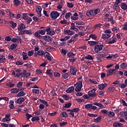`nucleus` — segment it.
<instances>
[{
    "label": "nucleus",
    "mask_w": 127,
    "mask_h": 127,
    "mask_svg": "<svg viewBox=\"0 0 127 127\" xmlns=\"http://www.w3.org/2000/svg\"><path fill=\"white\" fill-rule=\"evenodd\" d=\"M111 36H112V35L110 34H103L102 38L104 40L109 39Z\"/></svg>",
    "instance_id": "f3484780"
},
{
    "label": "nucleus",
    "mask_w": 127,
    "mask_h": 127,
    "mask_svg": "<svg viewBox=\"0 0 127 127\" xmlns=\"http://www.w3.org/2000/svg\"><path fill=\"white\" fill-rule=\"evenodd\" d=\"M39 101L40 103H42V104H43V105H45L46 107H49V104H48V103L47 102V101L44 100H42V99H39Z\"/></svg>",
    "instance_id": "c756f323"
},
{
    "label": "nucleus",
    "mask_w": 127,
    "mask_h": 127,
    "mask_svg": "<svg viewBox=\"0 0 127 127\" xmlns=\"http://www.w3.org/2000/svg\"><path fill=\"white\" fill-rule=\"evenodd\" d=\"M75 86V92H80L82 90V87H83V81H79L78 82L74 84Z\"/></svg>",
    "instance_id": "7ed1b4c3"
},
{
    "label": "nucleus",
    "mask_w": 127,
    "mask_h": 127,
    "mask_svg": "<svg viewBox=\"0 0 127 127\" xmlns=\"http://www.w3.org/2000/svg\"><path fill=\"white\" fill-rule=\"evenodd\" d=\"M103 57H105V55L103 54L97 55L96 56L97 62H101V61H102V58Z\"/></svg>",
    "instance_id": "2eb2a0df"
},
{
    "label": "nucleus",
    "mask_w": 127,
    "mask_h": 127,
    "mask_svg": "<svg viewBox=\"0 0 127 127\" xmlns=\"http://www.w3.org/2000/svg\"><path fill=\"white\" fill-rule=\"evenodd\" d=\"M13 104H14V101L13 100H10L9 101V107L10 108V109H13V108H14V105H13Z\"/></svg>",
    "instance_id": "72a5a7b5"
},
{
    "label": "nucleus",
    "mask_w": 127,
    "mask_h": 127,
    "mask_svg": "<svg viewBox=\"0 0 127 127\" xmlns=\"http://www.w3.org/2000/svg\"><path fill=\"white\" fill-rule=\"evenodd\" d=\"M33 94H39V89H32Z\"/></svg>",
    "instance_id": "338daca9"
},
{
    "label": "nucleus",
    "mask_w": 127,
    "mask_h": 127,
    "mask_svg": "<svg viewBox=\"0 0 127 127\" xmlns=\"http://www.w3.org/2000/svg\"><path fill=\"white\" fill-rule=\"evenodd\" d=\"M6 85L9 88H12V87H14L15 84L13 83H11V82H8L6 84Z\"/></svg>",
    "instance_id": "8fccbe9b"
},
{
    "label": "nucleus",
    "mask_w": 127,
    "mask_h": 127,
    "mask_svg": "<svg viewBox=\"0 0 127 127\" xmlns=\"http://www.w3.org/2000/svg\"><path fill=\"white\" fill-rule=\"evenodd\" d=\"M88 81L90 82V83H91V84H94V85H97V84H98V82H97L95 80L89 79H88Z\"/></svg>",
    "instance_id": "de8ad7c7"
},
{
    "label": "nucleus",
    "mask_w": 127,
    "mask_h": 127,
    "mask_svg": "<svg viewBox=\"0 0 127 127\" xmlns=\"http://www.w3.org/2000/svg\"><path fill=\"white\" fill-rule=\"evenodd\" d=\"M69 69H70V73L71 75H76V74H77V71H78L77 70V68H76V67L75 66H69Z\"/></svg>",
    "instance_id": "1a4fd4ad"
},
{
    "label": "nucleus",
    "mask_w": 127,
    "mask_h": 127,
    "mask_svg": "<svg viewBox=\"0 0 127 127\" xmlns=\"http://www.w3.org/2000/svg\"><path fill=\"white\" fill-rule=\"evenodd\" d=\"M70 76V72H66L62 75V77L64 79H67L68 77Z\"/></svg>",
    "instance_id": "e433bc0d"
},
{
    "label": "nucleus",
    "mask_w": 127,
    "mask_h": 127,
    "mask_svg": "<svg viewBox=\"0 0 127 127\" xmlns=\"http://www.w3.org/2000/svg\"><path fill=\"white\" fill-rule=\"evenodd\" d=\"M117 41V38H113L112 40L108 42L109 44H113L115 43Z\"/></svg>",
    "instance_id": "6e6d98bb"
},
{
    "label": "nucleus",
    "mask_w": 127,
    "mask_h": 127,
    "mask_svg": "<svg viewBox=\"0 0 127 127\" xmlns=\"http://www.w3.org/2000/svg\"><path fill=\"white\" fill-rule=\"evenodd\" d=\"M74 90H75V88L73 86H70L66 89V92L68 93H72V92H74Z\"/></svg>",
    "instance_id": "5701e85b"
},
{
    "label": "nucleus",
    "mask_w": 127,
    "mask_h": 127,
    "mask_svg": "<svg viewBox=\"0 0 127 127\" xmlns=\"http://www.w3.org/2000/svg\"><path fill=\"white\" fill-rule=\"evenodd\" d=\"M120 6H121L122 9H123V10H127V4L125 2H122Z\"/></svg>",
    "instance_id": "aec40b11"
},
{
    "label": "nucleus",
    "mask_w": 127,
    "mask_h": 127,
    "mask_svg": "<svg viewBox=\"0 0 127 127\" xmlns=\"http://www.w3.org/2000/svg\"><path fill=\"white\" fill-rule=\"evenodd\" d=\"M40 118L39 117H34L32 118V122H35V121H39Z\"/></svg>",
    "instance_id": "680f3d73"
},
{
    "label": "nucleus",
    "mask_w": 127,
    "mask_h": 127,
    "mask_svg": "<svg viewBox=\"0 0 127 127\" xmlns=\"http://www.w3.org/2000/svg\"><path fill=\"white\" fill-rule=\"evenodd\" d=\"M21 34H28V35H31L32 34V31L31 30H25L20 32Z\"/></svg>",
    "instance_id": "4468645a"
},
{
    "label": "nucleus",
    "mask_w": 127,
    "mask_h": 127,
    "mask_svg": "<svg viewBox=\"0 0 127 127\" xmlns=\"http://www.w3.org/2000/svg\"><path fill=\"white\" fill-rule=\"evenodd\" d=\"M36 10L38 14H40L41 13V11L42 10V8L40 5H37L36 7Z\"/></svg>",
    "instance_id": "b1692460"
},
{
    "label": "nucleus",
    "mask_w": 127,
    "mask_h": 127,
    "mask_svg": "<svg viewBox=\"0 0 127 127\" xmlns=\"http://www.w3.org/2000/svg\"><path fill=\"white\" fill-rule=\"evenodd\" d=\"M113 127H123V124L118 123V122H115V123L113 124Z\"/></svg>",
    "instance_id": "2f4dec72"
},
{
    "label": "nucleus",
    "mask_w": 127,
    "mask_h": 127,
    "mask_svg": "<svg viewBox=\"0 0 127 127\" xmlns=\"http://www.w3.org/2000/svg\"><path fill=\"white\" fill-rule=\"evenodd\" d=\"M46 33V29L44 30H39L38 31L35 32L34 35L37 38H39V39H41L43 36L41 35H45V34Z\"/></svg>",
    "instance_id": "f257e3e1"
},
{
    "label": "nucleus",
    "mask_w": 127,
    "mask_h": 127,
    "mask_svg": "<svg viewBox=\"0 0 127 127\" xmlns=\"http://www.w3.org/2000/svg\"><path fill=\"white\" fill-rule=\"evenodd\" d=\"M92 104H88L85 105V109L89 110V109H91Z\"/></svg>",
    "instance_id": "4d7b16f0"
},
{
    "label": "nucleus",
    "mask_w": 127,
    "mask_h": 127,
    "mask_svg": "<svg viewBox=\"0 0 127 127\" xmlns=\"http://www.w3.org/2000/svg\"><path fill=\"white\" fill-rule=\"evenodd\" d=\"M127 67V64L126 63H123L121 65H120V68L121 69H126Z\"/></svg>",
    "instance_id": "c03bdc74"
},
{
    "label": "nucleus",
    "mask_w": 127,
    "mask_h": 127,
    "mask_svg": "<svg viewBox=\"0 0 127 127\" xmlns=\"http://www.w3.org/2000/svg\"><path fill=\"white\" fill-rule=\"evenodd\" d=\"M127 85H126L125 83H120L119 84V88L121 89H125V88H127Z\"/></svg>",
    "instance_id": "3c124183"
},
{
    "label": "nucleus",
    "mask_w": 127,
    "mask_h": 127,
    "mask_svg": "<svg viewBox=\"0 0 127 127\" xmlns=\"http://www.w3.org/2000/svg\"><path fill=\"white\" fill-rule=\"evenodd\" d=\"M107 116L108 117H109V118H113V117H115V113H114V112L110 111L108 112Z\"/></svg>",
    "instance_id": "c9c22d12"
},
{
    "label": "nucleus",
    "mask_w": 127,
    "mask_h": 127,
    "mask_svg": "<svg viewBox=\"0 0 127 127\" xmlns=\"http://www.w3.org/2000/svg\"><path fill=\"white\" fill-rule=\"evenodd\" d=\"M101 112L102 113V114H103L104 116H106L108 115V110H106V109H102L101 110Z\"/></svg>",
    "instance_id": "79ce46f5"
},
{
    "label": "nucleus",
    "mask_w": 127,
    "mask_h": 127,
    "mask_svg": "<svg viewBox=\"0 0 127 127\" xmlns=\"http://www.w3.org/2000/svg\"><path fill=\"white\" fill-rule=\"evenodd\" d=\"M19 89L18 88H13L10 90V92L11 94H16L19 92Z\"/></svg>",
    "instance_id": "a878e982"
},
{
    "label": "nucleus",
    "mask_w": 127,
    "mask_h": 127,
    "mask_svg": "<svg viewBox=\"0 0 127 127\" xmlns=\"http://www.w3.org/2000/svg\"><path fill=\"white\" fill-rule=\"evenodd\" d=\"M0 52H1V54H4V52H5V51L3 49H0ZM6 60V59H5V56L0 54V63H4Z\"/></svg>",
    "instance_id": "20e7f679"
},
{
    "label": "nucleus",
    "mask_w": 127,
    "mask_h": 127,
    "mask_svg": "<svg viewBox=\"0 0 127 127\" xmlns=\"http://www.w3.org/2000/svg\"><path fill=\"white\" fill-rule=\"evenodd\" d=\"M64 33L65 34H67V35H73L74 33L72 32V31L70 30H66L64 31Z\"/></svg>",
    "instance_id": "bb28decb"
},
{
    "label": "nucleus",
    "mask_w": 127,
    "mask_h": 127,
    "mask_svg": "<svg viewBox=\"0 0 127 127\" xmlns=\"http://www.w3.org/2000/svg\"><path fill=\"white\" fill-rule=\"evenodd\" d=\"M24 101H25L24 98L23 97H20L17 100L16 102L17 104H22Z\"/></svg>",
    "instance_id": "7c9ffc66"
},
{
    "label": "nucleus",
    "mask_w": 127,
    "mask_h": 127,
    "mask_svg": "<svg viewBox=\"0 0 127 127\" xmlns=\"http://www.w3.org/2000/svg\"><path fill=\"white\" fill-rule=\"evenodd\" d=\"M11 37H12V36H8L5 37V40L6 41H11L12 39H11Z\"/></svg>",
    "instance_id": "864d4df0"
},
{
    "label": "nucleus",
    "mask_w": 127,
    "mask_h": 127,
    "mask_svg": "<svg viewBox=\"0 0 127 127\" xmlns=\"http://www.w3.org/2000/svg\"><path fill=\"white\" fill-rule=\"evenodd\" d=\"M120 115L121 117H123L126 121H127V111L124 112H120Z\"/></svg>",
    "instance_id": "4be33fe9"
},
{
    "label": "nucleus",
    "mask_w": 127,
    "mask_h": 127,
    "mask_svg": "<svg viewBox=\"0 0 127 127\" xmlns=\"http://www.w3.org/2000/svg\"><path fill=\"white\" fill-rule=\"evenodd\" d=\"M101 120H102V117H99L97 118L94 120V123H100Z\"/></svg>",
    "instance_id": "5fc2aeb1"
},
{
    "label": "nucleus",
    "mask_w": 127,
    "mask_h": 127,
    "mask_svg": "<svg viewBox=\"0 0 127 127\" xmlns=\"http://www.w3.org/2000/svg\"><path fill=\"white\" fill-rule=\"evenodd\" d=\"M67 5L69 8H72V7H74V5L73 4V3L67 2Z\"/></svg>",
    "instance_id": "0e129e2a"
},
{
    "label": "nucleus",
    "mask_w": 127,
    "mask_h": 127,
    "mask_svg": "<svg viewBox=\"0 0 127 127\" xmlns=\"http://www.w3.org/2000/svg\"><path fill=\"white\" fill-rule=\"evenodd\" d=\"M85 59H88V60H94V57L91 55H87L84 57Z\"/></svg>",
    "instance_id": "473e14b6"
},
{
    "label": "nucleus",
    "mask_w": 127,
    "mask_h": 127,
    "mask_svg": "<svg viewBox=\"0 0 127 127\" xmlns=\"http://www.w3.org/2000/svg\"><path fill=\"white\" fill-rule=\"evenodd\" d=\"M46 73L47 75H49L50 77H52L53 76V70L52 69H47Z\"/></svg>",
    "instance_id": "393cba45"
},
{
    "label": "nucleus",
    "mask_w": 127,
    "mask_h": 127,
    "mask_svg": "<svg viewBox=\"0 0 127 127\" xmlns=\"http://www.w3.org/2000/svg\"><path fill=\"white\" fill-rule=\"evenodd\" d=\"M70 18L72 20H78V19H79V18L78 17V13L75 12L73 14V15L71 16Z\"/></svg>",
    "instance_id": "a211bd4d"
},
{
    "label": "nucleus",
    "mask_w": 127,
    "mask_h": 127,
    "mask_svg": "<svg viewBox=\"0 0 127 127\" xmlns=\"http://www.w3.org/2000/svg\"><path fill=\"white\" fill-rule=\"evenodd\" d=\"M28 14L27 13H23L22 14V17H23V19L24 20H26V19H27L28 18V16H27Z\"/></svg>",
    "instance_id": "13d9d810"
},
{
    "label": "nucleus",
    "mask_w": 127,
    "mask_h": 127,
    "mask_svg": "<svg viewBox=\"0 0 127 127\" xmlns=\"http://www.w3.org/2000/svg\"><path fill=\"white\" fill-rule=\"evenodd\" d=\"M60 16V14L57 11H53L50 12V17L52 19H56Z\"/></svg>",
    "instance_id": "39448f33"
},
{
    "label": "nucleus",
    "mask_w": 127,
    "mask_h": 127,
    "mask_svg": "<svg viewBox=\"0 0 127 127\" xmlns=\"http://www.w3.org/2000/svg\"><path fill=\"white\" fill-rule=\"evenodd\" d=\"M100 12L101 10L99 8L94 10H90L86 12V15H87V16H95V15H97L98 13H100Z\"/></svg>",
    "instance_id": "f03ea898"
},
{
    "label": "nucleus",
    "mask_w": 127,
    "mask_h": 127,
    "mask_svg": "<svg viewBox=\"0 0 127 127\" xmlns=\"http://www.w3.org/2000/svg\"><path fill=\"white\" fill-rule=\"evenodd\" d=\"M46 32H47V34L48 35H51L52 36V35H54L55 34V31H54V30H51V28L49 26H47L46 28Z\"/></svg>",
    "instance_id": "6e6552de"
},
{
    "label": "nucleus",
    "mask_w": 127,
    "mask_h": 127,
    "mask_svg": "<svg viewBox=\"0 0 127 127\" xmlns=\"http://www.w3.org/2000/svg\"><path fill=\"white\" fill-rule=\"evenodd\" d=\"M16 73V75H15V77H19L20 76H18L17 75H19L20 74H21V69L17 68L15 70Z\"/></svg>",
    "instance_id": "cd10ccee"
},
{
    "label": "nucleus",
    "mask_w": 127,
    "mask_h": 127,
    "mask_svg": "<svg viewBox=\"0 0 127 127\" xmlns=\"http://www.w3.org/2000/svg\"><path fill=\"white\" fill-rule=\"evenodd\" d=\"M121 1H123V0H116L113 6V9H117L118 8V7H120V5L119 4L120 2H121Z\"/></svg>",
    "instance_id": "f8f14e48"
},
{
    "label": "nucleus",
    "mask_w": 127,
    "mask_h": 127,
    "mask_svg": "<svg viewBox=\"0 0 127 127\" xmlns=\"http://www.w3.org/2000/svg\"><path fill=\"white\" fill-rule=\"evenodd\" d=\"M5 119H6V122H9L10 121V113H8L5 116Z\"/></svg>",
    "instance_id": "ea45409f"
},
{
    "label": "nucleus",
    "mask_w": 127,
    "mask_h": 127,
    "mask_svg": "<svg viewBox=\"0 0 127 127\" xmlns=\"http://www.w3.org/2000/svg\"><path fill=\"white\" fill-rule=\"evenodd\" d=\"M22 56H23V60H26V59H28V56H27V53L26 52H22Z\"/></svg>",
    "instance_id": "c85d7f7f"
},
{
    "label": "nucleus",
    "mask_w": 127,
    "mask_h": 127,
    "mask_svg": "<svg viewBox=\"0 0 127 127\" xmlns=\"http://www.w3.org/2000/svg\"><path fill=\"white\" fill-rule=\"evenodd\" d=\"M69 112V117L70 118H74V117H75V114H74V113L72 111H68Z\"/></svg>",
    "instance_id": "69168bd1"
},
{
    "label": "nucleus",
    "mask_w": 127,
    "mask_h": 127,
    "mask_svg": "<svg viewBox=\"0 0 127 127\" xmlns=\"http://www.w3.org/2000/svg\"><path fill=\"white\" fill-rule=\"evenodd\" d=\"M23 29H25V25L23 23L20 24L18 27V30L21 31L22 30H23Z\"/></svg>",
    "instance_id": "6ab92c4d"
},
{
    "label": "nucleus",
    "mask_w": 127,
    "mask_h": 127,
    "mask_svg": "<svg viewBox=\"0 0 127 127\" xmlns=\"http://www.w3.org/2000/svg\"><path fill=\"white\" fill-rule=\"evenodd\" d=\"M88 95L91 98H94L97 96V93H96V89H93L88 92Z\"/></svg>",
    "instance_id": "9d476101"
},
{
    "label": "nucleus",
    "mask_w": 127,
    "mask_h": 127,
    "mask_svg": "<svg viewBox=\"0 0 127 127\" xmlns=\"http://www.w3.org/2000/svg\"><path fill=\"white\" fill-rule=\"evenodd\" d=\"M9 24L11 25L12 28H15V27H16V25H17L16 23H14L12 21H9Z\"/></svg>",
    "instance_id": "a19ab883"
},
{
    "label": "nucleus",
    "mask_w": 127,
    "mask_h": 127,
    "mask_svg": "<svg viewBox=\"0 0 127 127\" xmlns=\"http://www.w3.org/2000/svg\"><path fill=\"white\" fill-rule=\"evenodd\" d=\"M11 42L14 43H21L22 40L19 36H16V38H12L11 40Z\"/></svg>",
    "instance_id": "9b49d317"
},
{
    "label": "nucleus",
    "mask_w": 127,
    "mask_h": 127,
    "mask_svg": "<svg viewBox=\"0 0 127 127\" xmlns=\"http://www.w3.org/2000/svg\"><path fill=\"white\" fill-rule=\"evenodd\" d=\"M61 117H63V118H67L68 115H67V113H66V112H62L61 113Z\"/></svg>",
    "instance_id": "e2e57ef3"
},
{
    "label": "nucleus",
    "mask_w": 127,
    "mask_h": 127,
    "mask_svg": "<svg viewBox=\"0 0 127 127\" xmlns=\"http://www.w3.org/2000/svg\"><path fill=\"white\" fill-rule=\"evenodd\" d=\"M16 47H17V44H13L10 46V48L11 50H14Z\"/></svg>",
    "instance_id": "37998d69"
},
{
    "label": "nucleus",
    "mask_w": 127,
    "mask_h": 127,
    "mask_svg": "<svg viewBox=\"0 0 127 127\" xmlns=\"http://www.w3.org/2000/svg\"><path fill=\"white\" fill-rule=\"evenodd\" d=\"M93 105H94V106H97V107H99L101 109H104L105 108V106L102 103L94 102L93 103Z\"/></svg>",
    "instance_id": "412c9836"
},
{
    "label": "nucleus",
    "mask_w": 127,
    "mask_h": 127,
    "mask_svg": "<svg viewBox=\"0 0 127 127\" xmlns=\"http://www.w3.org/2000/svg\"><path fill=\"white\" fill-rule=\"evenodd\" d=\"M25 96V93L23 91H20L17 94V97H24Z\"/></svg>",
    "instance_id": "f704fd0d"
},
{
    "label": "nucleus",
    "mask_w": 127,
    "mask_h": 127,
    "mask_svg": "<svg viewBox=\"0 0 127 127\" xmlns=\"http://www.w3.org/2000/svg\"><path fill=\"white\" fill-rule=\"evenodd\" d=\"M88 43L90 45L93 46V45H96V44H97L98 42H96V41H88Z\"/></svg>",
    "instance_id": "09e8293b"
},
{
    "label": "nucleus",
    "mask_w": 127,
    "mask_h": 127,
    "mask_svg": "<svg viewBox=\"0 0 127 127\" xmlns=\"http://www.w3.org/2000/svg\"><path fill=\"white\" fill-rule=\"evenodd\" d=\"M90 38H92V39H94V40H96L97 39V35L95 34H90L89 35Z\"/></svg>",
    "instance_id": "bf43d9fd"
},
{
    "label": "nucleus",
    "mask_w": 127,
    "mask_h": 127,
    "mask_svg": "<svg viewBox=\"0 0 127 127\" xmlns=\"http://www.w3.org/2000/svg\"><path fill=\"white\" fill-rule=\"evenodd\" d=\"M70 36H65L64 38H61L60 40V41H66L68 39H70Z\"/></svg>",
    "instance_id": "49530a36"
},
{
    "label": "nucleus",
    "mask_w": 127,
    "mask_h": 127,
    "mask_svg": "<svg viewBox=\"0 0 127 127\" xmlns=\"http://www.w3.org/2000/svg\"><path fill=\"white\" fill-rule=\"evenodd\" d=\"M78 111H79V108H74L73 109H71V110L68 109L67 110V112H73V113H78Z\"/></svg>",
    "instance_id": "58836bf2"
},
{
    "label": "nucleus",
    "mask_w": 127,
    "mask_h": 127,
    "mask_svg": "<svg viewBox=\"0 0 127 127\" xmlns=\"http://www.w3.org/2000/svg\"><path fill=\"white\" fill-rule=\"evenodd\" d=\"M67 56L70 58H73V57H75V54H73V53H68L67 54Z\"/></svg>",
    "instance_id": "603ef678"
},
{
    "label": "nucleus",
    "mask_w": 127,
    "mask_h": 127,
    "mask_svg": "<svg viewBox=\"0 0 127 127\" xmlns=\"http://www.w3.org/2000/svg\"><path fill=\"white\" fill-rule=\"evenodd\" d=\"M14 5L15 6H18L20 4V1L19 0H13Z\"/></svg>",
    "instance_id": "4c0bfd02"
},
{
    "label": "nucleus",
    "mask_w": 127,
    "mask_h": 127,
    "mask_svg": "<svg viewBox=\"0 0 127 127\" xmlns=\"http://www.w3.org/2000/svg\"><path fill=\"white\" fill-rule=\"evenodd\" d=\"M63 7V2H61L58 4L57 8L58 9H62Z\"/></svg>",
    "instance_id": "a18cd8bd"
},
{
    "label": "nucleus",
    "mask_w": 127,
    "mask_h": 127,
    "mask_svg": "<svg viewBox=\"0 0 127 127\" xmlns=\"http://www.w3.org/2000/svg\"><path fill=\"white\" fill-rule=\"evenodd\" d=\"M123 27L122 28L123 30H127V23L124 24L123 25Z\"/></svg>",
    "instance_id": "774afa93"
},
{
    "label": "nucleus",
    "mask_w": 127,
    "mask_h": 127,
    "mask_svg": "<svg viewBox=\"0 0 127 127\" xmlns=\"http://www.w3.org/2000/svg\"><path fill=\"white\" fill-rule=\"evenodd\" d=\"M31 74L29 72H27V71L25 70H23L22 72H21V74H17V76H20L23 78H28L30 76Z\"/></svg>",
    "instance_id": "423d86ee"
},
{
    "label": "nucleus",
    "mask_w": 127,
    "mask_h": 127,
    "mask_svg": "<svg viewBox=\"0 0 127 127\" xmlns=\"http://www.w3.org/2000/svg\"><path fill=\"white\" fill-rule=\"evenodd\" d=\"M42 38V39H43V40H45V41H46V42H52V41H53L52 38L47 35L43 36Z\"/></svg>",
    "instance_id": "ddd939ff"
},
{
    "label": "nucleus",
    "mask_w": 127,
    "mask_h": 127,
    "mask_svg": "<svg viewBox=\"0 0 127 127\" xmlns=\"http://www.w3.org/2000/svg\"><path fill=\"white\" fill-rule=\"evenodd\" d=\"M103 47L104 46L103 45H96L94 47V51L96 53H99L100 51L103 50Z\"/></svg>",
    "instance_id": "0eeeda50"
},
{
    "label": "nucleus",
    "mask_w": 127,
    "mask_h": 127,
    "mask_svg": "<svg viewBox=\"0 0 127 127\" xmlns=\"http://www.w3.org/2000/svg\"><path fill=\"white\" fill-rule=\"evenodd\" d=\"M108 84L107 83H102V84H99L97 88L99 89V90H104V88H106L107 87V85Z\"/></svg>",
    "instance_id": "dca6fc26"
},
{
    "label": "nucleus",
    "mask_w": 127,
    "mask_h": 127,
    "mask_svg": "<svg viewBox=\"0 0 127 127\" xmlns=\"http://www.w3.org/2000/svg\"><path fill=\"white\" fill-rule=\"evenodd\" d=\"M70 16H71V13L70 12H67L65 15V18L66 19H68V18H70Z\"/></svg>",
    "instance_id": "052dcab7"
}]
</instances>
